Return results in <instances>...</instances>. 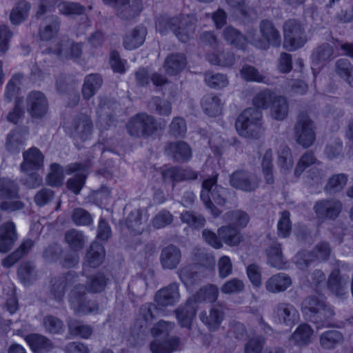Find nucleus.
Listing matches in <instances>:
<instances>
[{"instance_id":"774afa93","label":"nucleus","mask_w":353,"mask_h":353,"mask_svg":"<svg viewBox=\"0 0 353 353\" xmlns=\"http://www.w3.org/2000/svg\"><path fill=\"white\" fill-rule=\"evenodd\" d=\"M205 81L209 87L214 89L225 88L228 84L226 75L221 73L213 74L211 72L205 74Z\"/></svg>"},{"instance_id":"052dcab7","label":"nucleus","mask_w":353,"mask_h":353,"mask_svg":"<svg viewBox=\"0 0 353 353\" xmlns=\"http://www.w3.org/2000/svg\"><path fill=\"white\" fill-rule=\"evenodd\" d=\"M208 60L213 65L222 67H230L234 63V54L230 52H222L221 53H212L208 54Z\"/></svg>"},{"instance_id":"cd10ccee","label":"nucleus","mask_w":353,"mask_h":353,"mask_svg":"<svg viewBox=\"0 0 353 353\" xmlns=\"http://www.w3.org/2000/svg\"><path fill=\"white\" fill-rule=\"evenodd\" d=\"M292 284L291 278L285 273H279L271 276L265 283L266 290L272 293L284 292Z\"/></svg>"},{"instance_id":"f8f14e48","label":"nucleus","mask_w":353,"mask_h":353,"mask_svg":"<svg viewBox=\"0 0 353 353\" xmlns=\"http://www.w3.org/2000/svg\"><path fill=\"white\" fill-rule=\"evenodd\" d=\"M259 30L265 42L256 40L252 43L257 48L267 49L270 46L279 47L281 43V37L279 30L269 20H263L259 24Z\"/></svg>"},{"instance_id":"2f4dec72","label":"nucleus","mask_w":353,"mask_h":353,"mask_svg":"<svg viewBox=\"0 0 353 353\" xmlns=\"http://www.w3.org/2000/svg\"><path fill=\"white\" fill-rule=\"evenodd\" d=\"M343 334L336 330H330L323 332L319 338L321 346L326 350L334 349L343 343Z\"/></svg>"},{"instance_id":"7c9ffc66","label":"nucleus","mask_w":353,"mask_h":353,"mask_svg":"<svg viewBox=\"0 0 353 353\" xmlns=\"http://www.w3.org/2000/svg\"><path fill=\"white\" fill-rule=\"evenodd\" d=\"M313 330L307 324H301L298 326L292 334L289 340L291 344L297 346H304L311 342Z\"/></svg>"},{"instance_id":"2eb2a0df","label":"nucleus","mask_w":353,"mask_h":353,"mask_svg":"<svg viewBox=\"0 0 353 353\" xmlns=\"http://www.w3.org/2000/svg\"><path fill=\"white\" fill-rule=\"evenodd\" d=\"M225 307L223 304H214L208 312H201L199 314V319L210 331L214 332L219 328L225 318Z\"/></svg>"},{"instance_id":"423d86ee","label":"nucleus","mask_w":353,"mask_h":353,"mask_svg":"<svg viewBox=\"0 0 353 353\" xmlns=\"http://www.w3.org/2000/svg\"><path fill=\"white\" fill-rule=\"evenodd\" d=\"M283 46L287 50H296L307 42V37L305 28L299 21L294 19H288L283 23Z\"/></svg>"},{"instance_id":"bb28decb","label":"nucleus","mask_w":353,"mask_h":353,"mask_svg":"<svg viewBox=\"0 0 353 353\" xmlns=\"http://www.w3.org/2000/svg\"><path fill=\"white\" fill-rule=\"evenodd\" d=\"M148 217L139 209L132 211L126 219V225L134 234H140L144 230Z\"/></svg>"},{"instance_id":"c85d7f7f","label":"nucleus","mask_w":353,"mask_h":353,"mask_svg":"<svg viewBox=\"0 0 353 353\" xmlns=\"http://www.w3.org/2000/svg\"><path fill=\"white\" fill-rule=\"evenodd\" d=\"M140 0H128L115 8L117 14L123 19L130 20L136 17L141 10Z\"/></svg>"},{"instance_id":"393cba45","label":"nucleus","mask_w":353,"mask_h":353,"mask_svg":"<svg viewBox=\"0 0 353 353\" xmlns=\"http://www.w3.org/2000/svg\"><path fill=\"white\" fill-rule=\"evenodd\" d=\"M28 112L34 118L41 119L44 114V95L41 92H31L27 99Z\"/></svg>"},{"instance_id":"09e8293b","label":"nucleus","mask_w":353,"mask_h":353,"mask_svg":"<svg viewBox=\"0 0 353 353\" xmlns=\"http://www.w3.org/2000/svg\"><path fill=\"white\" fill-rule=\"evenodd\" d=\"M61 21L57 15H49L46 17V50L47 49L48 44L52 39L57 36L60 29ZM46 53L47 51L46 50Z\"/></svg>"},{"instance_id":"aec40b11","label":"nucleus","mask_w":353,"mask_h":353,"mask_svg":"<svg viewBox=\"0 0 353 353\" xmlns=\"http://www.w3.org/2000/svg\"><path fill=\"white\" fill-rule=\"evenodd\" d=\"M347 278L340 275L339 270L332 272L327 280L329 290L336 297L344 299L348 296Z\"/></svg>"},{"instance_id":"9b49d317","label":"nucleus","mask_w":353,"mask_h":353,"mask_svg":"<svg viewBox=\"0 0 353 353\" xmlns=\"http://www.w3.org/2000/svg\"><path fill=\"white\" fill-rule=\"evenodd\" d=\"M85 286L82 284L77 285L70 293L69 301L72 308L77 313H97L99 311V304L95 301H85Z\"/></svg>"},{"instance_id":"9d476101","label":"nucleus","mask_w":353,"mask_h":353,"mask_svg":"<svg viewBox=\"0 0 353 353\" xmlns=\"http://www.w3.org/2000/svg\"><path fill=\"white\" fill-rule=\"evenodd\" d=\"M261 180L256 174L245 170H237L230 175V185L236 190L252 192L257 190Z\"/></svg>"},{"instance_id":"37998d69","label":"nucleus","mask_w":353,"mask_h":353,"mask_svg":"<svg viewBox=\"0 0 353 353\" xmlns=\"http://www.w3.org/2000/svg\"><path fill=\"white\" fill-rule=\"evenodd\" d=\"M179 323L183 327L190 328L192 321L196 315V310L190 303L175 310Z\"/></svg>"},{"instance_id":"f03ea898","label":"nucleus","mask_w":353,"mask_h":353,"mask_svg":"<svg viewBox=\"0 0 353 353\" xmlns=\"http://www.w3.org/2000/svg\"><path fill=\"white\" fill-rule=\"evenodd\" d=\"M263 114L260 110L250 108L243 110L237 117L235 128L241 137L258 139L264 132L262 123Z\"/></svg>"},{"instance_id":"72a5a7b5","label":"nucleus","mask_w":353,"mask_h":353,"mask_svg":"<svg viewBox=\"0 0 353 353\" xmlns=\"http://www.w3.org/2000/svg\"><path fill=\"white\" fill-rule=\"evenodd\" d=\"M336 74L350 86L353 87V65L347 59H340L334 64Z\"/></svg>"},{"instance_id":"39448f33","label":"nucleus","mask_w":353,"mask_h":353,"mask_svg":"<svg viewBox=\"0 0 353 353\" xmlns=\"http://www.w3.org/2000/svg\"><path fill=\"white\" fill-rule=\"evenodd\" d=\"M125 127L129 135L134 138H148L158 130L157 119L145 112L132 117Z\"/></svg>"},{"instance_id":"c9c22d12","label":"nucleus","mask_w":353,"mask_h":353,"mask_svg":"<svg viewBox=\"0 0 353 353\" xmlns=\"http://www.w3.org/2000/svg\"><path fill=\"white\" fill-rule=\"evenodd\" d=\"M158 313L157 307L151 303L142 305L139 311L137 322L141 327H147L155 319Z\"/></svg>"},{"instance_id":"5701e85b","label":"nucleus","mask_w":353,"mask_h":353,"mask_svg":"<svg viewBox=\"0 0 353 353\" xmlns=\"http://www.w3.org/2000/svg\"><path fill=\"white\" fill-rule=\"evenodd\" d=\"M187 60L184 54L174 52L168 54L163 63V68L168 75L173 76L181 72L186 66Z\"/></svg>"},{"instance_id":"4d7b16f0","label":"nucleus","mask_w":353,"mask_h":353,"mask_svg":"<svg viewBox=\"0 0 353 353\" xmlns=\"http://www.w3.org/2000/svg\"><path fill=\"white\" fill-rule=\"evenodd\" d=\"M223 219L240 228H245L250 221L248 213L241 210L228 211L223 215Z\"/></svg>"},{"instance_id":"3c124183","label":"nucleus","mask_w":353,"mask_h":353,"mask_svg":"<svg viewBox=\"0 0 353 353\" xmlns=\"http://www.w3.org/2000/svg\"><path fill=\"white\" fill-rule=\"evenodd\" d=\"M242 79L248 82L266 83V77L257 68L249 64H244L240 70Z\"/></svg>"},{"instance_id":"4468645a","label":"nucleus","mask_w":353,"mask_h":353,"mask_svg":"<svg viewBox=\"0 0 353 353\" xmlns=\"http://www.w3.org/2000/svg\"><path fill=\"white\" fill-rule=\"evenodd\" d=\"M313 210L321 219L334 220L341 212L342 203L340 201L334 199H322L315 203Z\"/></svg>"},{"instance_id":"473e14b6","label":"nucleus","mask_w":353,"mask_h":353,"mask_svg":"<svg viewBox=\"0 0 353 353\" xmlns=\"http://www.w3.org/2000/svg\"><path fill=\"white\" fill-rule=\"evenodd\" d=\"M102 78L97 74L87 75L82 87V95L85 99H90L102 85Z\"/></svg>"},{"instance_id":"e433bc0d","label":"nucleus","mask_w":353,"mask_h":353,"mask_svg":"<svg viewBox=\"0 0 353 353\" xmlns=\"http://www.w3.org/2000/svg\"><path fill=\"white\" fill-rule=\"evenodd\" d=\"M218 235L220 239L229 246L238 245L243 239L241 233L230 225L222 226L219 228Z\"/></svg>"},{"instance_id":"c756f323","label":"nucleus","mask_w":353,"mask_h":353,"mask_svg":"<svg viewBox=\"0 0 353 353\" xmlns=\"http://www.w3.org/2000/svg\"><path fill=\"white\" fill-rule=\"evenodd\" d=\"M180 344V339L177 336H172L162 341L156 339L150 343V350L152 353H172L176 351Z\"/></svg>"},{"instance_id":"49530a36","label":"nucleus","mask_w":353,"mask_h":353,"mask_svg":"<svg viewBox=\"0 0 353 353\" xmlns=\"http://www.w3.org/2000/svg\"><path fill=\"white\" fill-rule=\"evenodd\" d=\"M278 95L269 89H264L258 92L252 99L255 108L268 109L276 99Z\"/></svg>"},{"instance_id":"bf43d9fd","label":"nucleus","mask_w":353,"mask_h":353,"mask_svg":"<svg viewBox=\"0 0 353 353\" xmlns=\"http://www.w3.org/2000/svg\"><path fill=\"white\" fill-rule=\"evenodd\" d=\"M108 279L101 273H98L88 278L86 282L85 292L99 293L105 290Z\"/></svg>"},{"instance_id":"e2e57ef3","label":"nucleus","mask_w":353,"mask_h":353,"mask_svg":"<svg viewBox=\"0 0 353 353\" xmlns=\"http://www.w3.org/2000/svg\"><path fill=\"white\" fill-rule=\"evenodd\" d=\"M193 260L197 264L205 268H212L215 265L214 256L198 248L193 249Z\"/></svg>"},{"instance_id":"ddd939ff","label":"nucleus","mask_w":353,"mask_h":353,"mask_svg":"<svg viewBox=\"0 0 353 353\" xmlns=\"http://www.w3.org/2000/svg\"><path fill=\"white\" fill-rule=\"evenodd\" d=\"M93 128L91 118L87 114H81L73 119L70 134L76 141H85L90 139Z\"/></svg>"},{"instance_id":"79ce46f5","label":"nucleus","mask_w":353,"mask_h":353,"mask_svg":"<svg viewBox=\"0 0 353 353\" xmlns=\"http://www.w3.org/2000/svg\"><path fill=\"white\" fill-rule=\"evenodd\" d=\"M219 294L218 287L213 284H208L200 288L194 294V299L196 302L214 303L218 299Z\"/></svg>"},{"instance_id":"dca6fc26","label":"nucleus","mask_w":353,"mask_h":353,"mask_svg":"<svg viewBox=\"0 0 353 353\" xmlns=\"http://www.w3.org/2000/svg\"><path fill=\"white\" fill-rule=\"evenodd\" d=\"M274 314L279 323L288 327H292L299 321V311L288 303H279L276 305Z\"/></svg>"},{"instance_id":"69168bd1","label":"nucleus","mask_w":353,"mask_h":353,"mask_svg":"<svg viewBox=\"0 0 353 353\" xmlns=\"http://www.w3.org/2000/svg\"><path fill=\"white\" fill-rule=\"evenodd\" d=\"M60 14L64 15H80L84 13L85 8L79 3L61 1L57 4Z\"/></svg>"},{"instance_id":"f3484780","label":"nucleus","mask_w":353,"mask_h":353,"mask_svg":"<svg viewBox=\"0 0 353 353\" xmlns=\"http://www.w3.org/2000/svg\"><path fill=\"white\" fill-rule=\"evenodd\" d=\"M179 283L173 282L158 290L155 294V301L159 305H173L179 301Z\"/></svg>"},{"instance_id":"4be33fe9","label":"nucleus","mask_w":353,"mask_h":353,"mask_svg":"<svg viewBox=\"0 0 353 353\" xmlns=\"http://www.w3.org/2000/svg\"><path fill=\"white\" fill-rule=\"evenodd\" d=\"M17 239L15 225L7 221L0 226V252H7L13 247Z\"/></svg>"},{"instance_id":"a211bd4d","label":"nucleus","mask_w":353,"mask_h":353,"mask_svg":"<svg viewBox=\"0 0 353 353\" xmlns=\"http://www.w3.org/2000/svg\"><path fill=\"white\" fill-rule=\"evenodd\" d=\"M23 162L20 170L23 173L38 170L42 165L43 154L37 148L32 147L23 153Z\"/></svg>"},{"instance_id":"de8ad7c7","label":"nucleus","mask_w":353,"mask_h":353,"mask_svg":"<svg viewBox=\"0 0 353 353\" xmlns=\"http://www.w3.org/2000/svg\"><path fill=\"white\" fill-rule=\"evenodd\" d=\"M25 139L19 130L11 131L6 137V149L11 154H18L24 143Z\"/></svg>"},{"instance_id":"c03bdc74","label":"nucleus","mask_w":353,"mask_h":353,"mask_svg":"<svg viewBox=\"0 0 353 353\" xmlns=\"http://www.w3.org/2000/svg\"><path fill=\"white\" fill-rule=\"evenodd\" d=\"M225 40L239 49H243L248 41L246 37L232 26H228L223 32Z\"/></svg>"},{"instance_id":"7ed1b4c3","label":"nucleus","mask_w":353,"mask_h":353,"mask_svg":"<svg viewBox=\"0 0 353 353\" xmlns=\"http://www.w3.org/2000/svg\"><path fill=\"white\" fill-rule=\"evenodd\" d=\"M218 174L213 175L205 179L202 183L201 199L205 208L214 216H219L220 211L212 203L214 201L217 205L223 206L226 203L227 190L217 184Z\"/></svg>"},{"instance_id":"338daca9","label":"nucleus","mask_w":353,"mask_h":353,"mask_svg":"<svg viewBox=\"0 0 353 353\" xmlns=\"http://www.w3.org/2000/svg\"><path fill=\"white\" fill-rule=\"evenodd\" d=\"M64 178L63 169L58 163H52L48 174L47 183L53 187H59Z\"/></svg>"},{"instance_id":"f257e3e1","label":"nucleus","mask_w":353,"mask_h":353,"mask_svg":"<svg viewBox=\"0 0 353 353\" xmlns=\"http://www.w3.org/2000/svg\"><path fill=\"white\" fill-rule=\"evenodd\" d=\"M196 23L197 18L194 14H181L172 17L163 14L157 17L155 27L161 34L172 31L179 41L185 43L193 37Z\"/></svg>"},{"instance_id":"8fccbe9b","label":"nucleus","mask_w":353,"mask_h":353,"mask_svg":"<svg viewBox=\"0 0 353 353\" xmlns=\"http://www.w3.org/2000/svg\"><path fill=\"white\" fill-rule=\"evenodd\" d=\"M30 9V4L28 1L24 0L18 1L10 15L11 23L17 25L23 21L27 17Z\"/></svg>"},{"instance_id":"1a4fd4ad","label":"nucleus","mask_w":353,"mask_h":353,"mask_svg":"<svg viewBox=\"0 0 353 353\" xmlns=\"http://www.w3.org/2000/svg\"><path fill=\"white\" fill-rule=\"evenodd\" d=\"M296 142L305 148L310 147L314 142L316 135L314 122L304 112H301L294 127Z\"/></svg>"},{"instance_id":"a878e982","label":"nucleus","mask_w":353,"mask_h":353,"mask_svg":"<svg viewBox=\"0 0 353 353\" xmlns=\"http://www.w3.org/2000/svg\"><path fill=\"white\" fill-rule=\"evenodd\" d=\"M147 30L143 26H137L123 38V45L127 50H132L140 47L145 41Z\"/></svg>"},{"instance_id":"6e6552de","label":"nucleus","mask_w":353,"mask_h":353,"mask_svg":"<svg viewBox=\"0 0 353 353\" xmlns=\"http://www.w3.org/2000/svg\"><path fill=\"white\" fill-rule=\"evenodd\" d=\"M19 188L18 184L8 178L0 179V199L4 201L0 204V209L4 211L21 210L24 204L20 201H11L19 198Z\"/></svg>"},{"instance_id":"f704fd0d","label":"nucleus","mask_w":353,"mask_h":353,"mask_svg":"<svg viewBox=\"0 0 353 353\" xmlns=\"http://www.w3.org/2000/svg\"><path fill=\"white\" fill-rule=\"evenodd\" d=\"M201 105L203 112L210 117H216L221 112V100L212 94L204 96L201 99Z\"/></svg>"},{"instance_id":"6e6d98bb","label":"nucleus","mask_w":353,"mask_h":353,"mask_svg":"<svg viewBox=\"0 0 353 353\" xmlns=\"http://www.w3.org/2000/svg\"><path fill=\"white\" fill-rule=\"evenodd\" d=\"M347 181V176L340 173L330 176L325 186V191L330 194H335L340 192L345 186Z\"/></svg>"},{"instance_id":"0e129e2a","label":"nucleus","mask_w":353,"mask_h":353,"mask_svg":"<svg viewBox=\"0 0 353 353\" xmlns=\"http://www.w3.org/2000/svg\"><path fill=\"white\" fill-rule=\"evenodd\" d=\"M23 75L21 73L14 74L6 85L5 98L8 101H11L12 99L17 96L20 90Z\"/></svg>"},{"instance_id":"58836bf2","label":"nucleus","mask_w":353,"mask_h":353,"mask_svg":"<svg viewBox=\"0 0 353 353\" xmlns=\"http://www.w3.org/2000/svg\"><path fill=\"white\" fill-rule=\"evenodd\" d=\"M148 108L152 113L160 116H169L172 112V104L167 99L159 97H152L148 102Z\"/></svg>"},{"instance_id":"6ab92c4d","label":"nucleus","mask_w":353,"mask_h":353,"mask_svg":"<svg viewBox=\"0 0 353 353\" xmlns=\"http://www.w3.org/2000/svg\"><path fill=\"white\" fill-rule=\"evenodd\" d=\"M180 249L174 245H168L162 249L160 254V263L163 269L174 270L177 268L181 261Z\"/></svg>"},{"instance_id":"412c9836","label":"nucleus","mask_w":353,"mask_h":353,"mask_svg":"<svg viewBox=\"0 0 353 353\" xmlns=\"http://www.w3.org/2000/svg\"><path fill=\"white\" fill-rule=\"evenodd\" d=\"M165 152L176 162L186 161L192 157L191 149L184 141L168 143L165 147Z\"/></svg>"},{"instance_id":"a18cd8bd","label":"nucleus","mask_w":353,"mask_h":353,"mask_svg":"<svg viewBox=\"0 0 353 353\" xmlns=\"http://www.w3.org/2000/svg\"><path fill=\"white\" fill-rule=\"evenodd\" d=\"M32 246L31 240L23 241L19 248L2 260L1 264L6 268H10L26 254Z\"/></svg>"},{"instance_id":"13d9d810","label":"nucleus","mask_w":353,"mask_h":353,"mask_svg":"<svg viewBox=\"0 0 353 353\" xmlns=\"http://www.w3.org/2000/svg\"><path fill=\"white\" fill-rule=\"evenodd\" d=\"M181 282L187 287H191L199 281L198 272L192 265H185L177 272Z\"/></svg>"},{"instance_id":"603ef678","label":"nucleus","mask_w":353,"mask_h":353,"mask_svg":"<svg viewBox=\"0 0 353 353\" xmlns=\"http://www.w3.org/2000/svg\"><path fill=\"white\" fill-rule=\"evenodd\" d=\"M261 168L265 183L268 185H272L274 183V177L273 174L272 150L271 149L267 150L263 154Z\"/></svg>"},{"instance_id":"680f3d73","label":"nucleus","mask_w":353,"mask_h":353,"mask_svg":"<svg viewBox=\"0 0 353 353\" xmlns=\"http://www.w3.org/2000/svg\"><path fill=\"white\" fill-rule=\"evenodd\" d=\"M18 275L21 281L25 284L36 280L37 270L35 265L31 262L23 263L18 269Z\"/></svg>"},{"instance_id":"a19ab883","label":"nucleus","mask_w":353,"mask_h":353,"mask_svg":"<svg viewBox=\"0 0 353 353\" xmlns=\"http://www.w3.org/2000/svg\"><path fill=\"white\" fill-rule=\"evenodd\" d=\"M105 256L103 246L98 242H93L86 254V260L88 265L92 268L98 267Z\"/></svg>"},{"instance_id":"20e7f679","label":"nucleus","mask_w":353,"mask_h":353,"mask_svg":"<svg viewBox=\"0 0 353 353\" xmlns=\"http://www.w3.org/2000/svg\"><path fill=\"white\" fill-rule=\"evenodd\" d=\"M302 311L305 319L316 324L317 327L323 326L335 314L330 305L316 296H307L303 301Z\"/></svg>"},{"instance_id":"ea45409f","label":"nucleus","mask_w":353,"mask_h":353,"mask_svg":"<svg viewBox=\"0 0 353 353\" xmlns=\"http://www.w3.org/2000/svg\"><path fill=\"white\" fill-rule=\"evenodd\" d=\"M268 263L273 268L283 269L285 262L281 252V245L279 243H274L266 250Z\"/></svg>"},{"instance_id":"0eeeda50","label":"nucleus","mask_w":353,"mask_h":353,"mask_svg":"<svg viewBox=\"0 0 353 353\" xmlns=\"http://www.w3.org/2000/svg\"><path fill=\"white\" fill-rule=\"evenodd\" d=\"M46 51L48 54H54L61 59H80L83 53L82 44L68 38L50 42Z\"/></svg>"},{"instance_id":"b1692460","label":"nucleus","mask_w":353,"mask_h":353,"mask_svg":"<svg viewBox=\"0 0 353 353\" xmlns=\"http://www.w3.org/2000/svg\"><path fill=\"white\" fill-rule=\"evenodd\" d=\"M333 58L334 49L328 43H323L318 46L314 49L311 55L312 64L317 67L325 65Z\"/></svg>"},{"instance_id":"4c0bfd02","label":"nucleus","mask_w":353,"mask_h":353,"mask_svg":"<svg viewBox=\"0 0 353 353\" xmlns=\"http://www.w3.org/2000/svg\"><path fill=\"white\" fill-rule=\"evenodd\" d=\"M64 240L68 247L74 252L82 250L85 243V236L83 232L77 229H70L66 231Z\"/></svg>"},{"instance_id":"864d4df0","label":"nucleus","mask_w":353,"mask_h":353,"mask_svg":"<svg viewBox=\"0 0 353 353\" xmlns=\"http://www.w3.org/2000/svg\"><path fill=\"white\" fill-rule=\"evenodd\" d=\"M270 112L274 119L283 120L288 114V104L285 98L278 95L271 105Z\"/></svg>"},{"instance_id":"5fc2aeb1","label":"nucleus","mask_w":353,"mask_h":353,"mask_svg":"<svg viewBox=\"0 0 353 353\" xmlns=\"http://www.w3.org/2000/svg\"><path fill=\"white\" fill-rule=\"evenodd\" d=\"M69 332L74 336H78L82 339H88L92 333V328L82 321L70 319L68 321Z\"/></svg>"}]
</instances>
